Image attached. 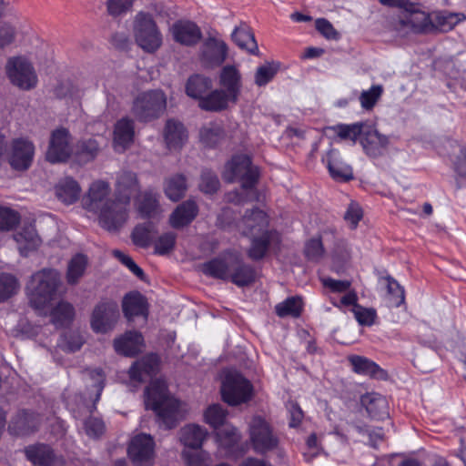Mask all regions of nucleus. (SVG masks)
I'll return each mask as SVG.
<instances>
[{"instance_id": "50", "label": "nucleus", "mask_w": 466, "mask_h": 466, "mask_svg": "<svg viewBox=\"0 0 466 466\" xmlns=\"http://www.w3.org/2000/svg\"><path fill=\"white\" fill-rule=\"evenodd\" d=\"M181 455L187 466H209L211 461L209 453L204 451L185 449Z\"/></svg>"}, {"instance_id": "32", "label": "nucleus", "mask_w": 466, "mask_h": 466, "mask_svg": "<svg viewBox=\"0 0 466 466\" xmlns=\"http://www.w3.org/2000/svg\"><path fill=\"white\" fill-rule=\"evenodd\" d=\"M158 358L156 355H148L136 361L129 369V376L132 380L143 381L147 377L152 376L157 370Z\"/></svg>"}, {"instance_id": "11", "label": "nucleus", "mask_w": 466, "mask_h": 466, "mask_svg": "<svg viewBox=\"0 0 466 466\" xmlns=\"http://www.w3.org/2000/svg\"><path fill=\"white\" fill-rule=\"evenodd\" d=\"M249 440L253 450L258 454H265L276 449L279 439L269 423L260 416H255L249 422Z\"/></svg>"}, {"instance_id": "2", "label": "nucleus", "mask_w": 466, "mask_h": 466, "mask_svg": "<svg viewBox=\"0 0 466 466\" xmlns=\"http://www.w3.org/2000/svg\"><path fill=\"white\" fill-rule=\"evenodd\" d=\"M145 395L146 408L156 412L160 425L166 429L175 427L187 413L186 405L169 396L166 381L163 380L151 381Z\"/></svg>"}, {"instance_id": "13", "label": "nucleus", "mask_w": 466, "mask_h": 466, "mask_svg": "<svg viewBox=\"0 0 466 466\" xmlns=\"http://www.w3.org/2000/svg\"><path fill=\"white\" fill-rule=\"evenodd\" d=\"M74 152L72 137L66 128L51 133L46 158L52 164L66 162Z\"/></svg>"}, {"instance_id": "35", "label": "nucleus", "mask_w": 466, "mask_h": 466, "mask_svg": "<svg viewBox=\"0 0 466 466\" xmlns=\"http://www.w3.org/2000/svg\"><path fill=\"white\" fill-rule=\"evenodd\" d=\"M232 39L238 47L248 51L252 55L258 52L257 41L250 27L245 23H241L232 32Z\"/></svg>"}, {"instance_id": "15", "label": "nucleus", "mask_w": 466, "mask_h": 466, "mask_svg": "<svg viewBox=\"0 0 466 466\" xmlns=\"http://www.w3.org/2000/svg\"><path fill=\"white\" fill-rule=\"evenodd\" d=\"M118 317L117 303L113 300H103L93 310L91 328L95 332L106 333L114 327Z\"/></svg>"}, {"instance_id": "36", "label": "nucleus", "mask_w": 466, "mask_h": 466, "mask_svg": "<svg viewBox=\"0 0 466 466\" xmlns=\"http://www.w3.org/2000/svg\"><path fill=\"white\" fill-rule=\"evenodd\" d=\"M212 82L210 78L195 75L188 78L186 85V93L188 96L200 100L206 96L208 91L211 90Z\"/></svg>"}, {"instance_id": "58", "label": "nucleus", "mask_w": 466, "mask_h": 466, "mask_svg": "<svg viewBox=\"0 0 466 466\" xmlns=\"http://www.w3.org/2000/svg\"><path fill=\"white\" fill-rule=\"evenodd\" d=\"M19 222V215L16 211L0 207V230H9Z\"/></svg>"}, {"instance_id": "44", "label": "nucleus", "mask_w": 466, "mask_h": 466, "mask_svg": "<svg viewBox=\"0 0 466 466\" xmlns=\"http://www.w3.org/2000/svg\"><path fill=\"white\" fill-rule=\"evenodd\" d=\"M74 316V307L70 303L60 302L51 312V321L57 327H63L71 322Z\"/></svg>"}, {"instance_id": "4", "label": "nucleus", "mask_w": 466, "mask_h": 466, "mask_svg": "<svg viewBox=\"0 0 466 466\" xmlns=\"http://www.w3.org/2000/svg\"><path fill=\"white\" fill-rule=\"evenodd\" d=\"M59 284L60 274L56 269L44 268L33 274L26 287L32 307L44 309L54 299Z\"/></svg>"}, {"instance_id": "21", "label": "nucleus", "mask_w": 466, "mask_h": 466, "mask_svg": "<svg viewBox=\"0 0 466 466\" xmlns=\"http://www.w3.org/2000/svg\"><path fill=\"white\" fill-rule=\"evenodd\" d=\"M144 339L137 331H128L114 340L115 350L124 356H135L142 350Z\"/></svg>"}, {"instance_id": "55", "label": "nucleus", "mask_w": 466, "mask_h": 466, "mask_svg": "<svg viewBox=\"0 0 466 466\" xmlns=\"http://www.w3.org/2000/svg\"><path fill=\"white\" fill-rule=\"evenodd\" d=\"M99 150V143L95 138H89L78 143L76 154L83 161L92 160Z\"/></svg>"}, {"instance_id": "54", "label": "nucleus", "mask_w": 466, "mask_h": 466, "mask_svg": "<svg viewBox=\"0 0 466 466\" xmlns=\"http://www.w3.org/2000/svg\"><path fill=\"white\" fill-rule=\"evenodd\" d=\"M279 64L266 63L258 67L255 74V83L258 86H262L270 82L279 70Z\"/></svg>"}, {"instance_id": "57", "label": "nucleus", "mask_w": 466, "mask_h": 466, "mask_svg": "<svg viewBox=\"0 0 466 466\" xmlns=\"http://www.w3.org/2000/svg\"><path fill=\"white\" fill-rule=\"evenodd\" d=\"M382 94L380 86H372L370 89L364 90L360 96V102L362 108L371 109L380 99Z\"/></svg>"}, {"instance_id": "41", "label": "nucleus", "mask_w": 466, "mask_h": 466, "mask_svg": "<svg viewBox=\"0 0 466 466\" xmlns=\"http://www.w3.org/2000/svg\"><path fill=\"white\" fill-rule=\"evenodd\" d=\"M227 416V410L220 404H212L204 411V421L214 430H218L219 427L225 425Z\"/></svg>"}, {"instance_id": "14", "label": "nucleus", "mask_w": 466, "mask_h": 466, "mask_svg": "<svg viewBox=\"0 0 466 466\" xmlns=\"http://www.w3.org/2000/svg\"><path fill=\"white\" fill-rule=\"evenodd\" d=\"M127 454L134 466H153L155 441L152 436L146 433L134 436L128 445Z\"/></svg>"}, {"instance_id": "59", "label": "nucleus", "mask_w": 466, "mask_h": 466, "mask_svg": "<svg viewBox=\"0 0 466 466\" xmlns=\"http://www.w3.org/2000/svg\"><path fill=\"white\" fill-rule=\"evenodd\" d=\"M176 243V235L168 232L161 235L155 243V251L157 254L165 255L170 252Z\"/></svg>"}, {"instance_id": "10", "label": "nucleus", "mask_w": 466, "mask_h": 466, "mask_svg": "<svg viewBox=\"0 0 466 466\" xmlns=\"http://www.w3.org/2000/svg\"><path fill=\"white\" fill-rule=\"evenodd\" d=\"M5 71L10 82L20 89L30 90L37 85L38 78L35 68L25 57L9 58Z\"/></svg>"}, {"instance_id": "53", "label": "nucleus", "mask_w": 466, "mask_h": 466, "mask_svg": "<svg viewBox=\"0 0 466 466\" xmlns=\"http://www.w3.org/2000/svg\"><path fill=\"white\" fill-rule=\"evenodd\" d=\"M54 92L56 97L64 99H76L82 95L79 87L71 80L60 82L56 86Z\"/></svg>"}, {"instance_id": "25", "label": "nucleus", "mask_w": 466, "mask_h": 466, "mask_svg": "<svg viewBox=\"0 0 466 466\" xmlns=\"http://www.w3.org/2000/svg\"><path fill=\"white\" fill-rule=\"evenodd\" d=\"M135 136L134 123L128 118L118 120L114 129V148L117 152L125 151L133 143Z\"/></svg>"}, {"instance_id": "9", "label": "nucleus", "mask_w": 466, "mask_h": 466, "mask_svg": "<svg viewBox=\"0 0 466 466\" xmlns=\"http://www.w3.org/2000/svg\"><path fill=\"white\" fill-rule=\"evenodd\" d=\"M167 107V96L159 89L139 94L134 100L132 111L141 121H148L160 116Z\"/></svg>"}, {"instance_id": "12", "label": "nucleus", "mask_w": 466, "mask_h": 466, "mask_svg": "<svg viewBox=\"0 0 466 466\" xmlns=\"http://www.w3.org/2000/svg\"><path fill=\"white\" fill-rule=\"evenodd\" d=\"M431 20L424 11L417 8L412 3L409 9H405L395 23V29L400 35L409 33H422L431 28Z\"/></svg>"}, {"instance_id": "47", "label": "nucleus", "mask_w": 466, "mask_h": 466, "mask_svg": "<svg viewBox=\"0 0 466 466\" xmlns=\"http://www.w3.org/2000/svg\"><path fill=\"white\" fill-rule=\"evenodd\" d=\"M19 289V282L11 274H0V303L14 296Z\"/></svg>"}, {"instance_id": "49", "label": "nucleus", "mask_w": 466, "mask_h": 466, "mask_svg": "<svg viewBox=\"0 0 466 466\" xmlns=\"http://www.w3.org/2000/svg\"><path fill=\"white\" fill-rule=\"evenodd\" d=\"M154 234V226L147 222L137 226L132 232V239L137 246L147 247L150 244Z\"/></svg>"}, {"instance_id": "45", "label": "nucleus", "mask_w": 466, "mask_h": 466, "mask_svg": "<svg viewBox=\"0 0 466 466\" xmlns=\"http://www.w3.org/2000/svg\"><path fill=\"white\" fill-rule=\"evenodd\" d=\"M240 433L238 429L230 424H225L223 429L217 432V439L219 446L230 450L240 441Z\"/></svg>"}, {"instance_id": "20", "label": "nucleus", "mask_w": 466, "mask_h": 466, "mask_svg": "<svg viewBox=\"0 0 466 466\" xmlns=\"http://www.w3.org/2000/svg\"><path fill=\"white\" fill-rule=\"evenodd\" d=\"M174 39L186 46L197 44L201 38L198 25L189 21H177L171 27Z\"/></svg>"}, {"instance_id": "56", "label": "nucleus", "mask_w": 466, "mask_h": 466, "mask_svg": "<svg viewBox=\"0 0 466 466\" xmlns=\"http://www.w3.org/2000/svg\"><path fill=\"white\" fill-rule=\"evenodd\" d=\"M351 311L358 323L361 326H371L377 319V312L372 308H365L361 305H355Z\"/></svg>"}, {"instance_id": "40", "label": "nucleus", "mask_w": 466, "mask_h": 466, "mask_svg": "<svg viewBox=\"0 0 466 466\" xmlns=\"http://www.w3.org/2000/svg\"><path fill=\"white\" fill-rule=\"evenodd\" d=\"M187 190L186 178L182 175H175L166 180L165 193L172 201L179 200Z\"/></svg>"}, {"instance_id": "46", "label": "nucleus", "mask_w": 466, "mask_h": 466, "mask_svg": "<svg viewBox=\"0 0 466 466\" xmlns=\"http://www.w3.org/2000/svg\"><path fill=\"white\" fill-rule=\"evenodd\" d=\"M302 310V301L299 297L288 298L286 300L276 306V313L278 316L283 317H299Z\"/></svg>"}, {"instance_id": "64", "label": "nucleus", "mask_w": 466, "mask_h": 466, "mask_svg": "<svg viewBox=\"0 0 466 466\" xmlns=\"http://www.w3.org/2000/svg\"><path fill=\"white\" fill-rule=\"evenodd\" d=\"M316 29L327 39H338L339 33L335 30L329 21L325 18H319L315 22Z\"/></svg>"}, {"instance_id": "60", "label": "nucleus", "mask_w": 466, "mask_h": 466, "mask_svg": "<svg viewBox=\"0 0 466 466\" xmlns=\"http://www.w3.org/2000/svg\"><path fill=\"white\" fill-rule=\"evenodd\" d=\"M84 430L88 437L96 439L105 432V424L100 419L90 417L85 420Z\"/></svg>"}, {"instance_id": "28", "label": "nucleus", "mask_w": 466, "mask_h": 466, "mask_svg": "<svg viewBox=\"0 0 466 466\" xmlns=\"http://www.w3.org/2000/svg\"><path fill=\"white\" fill-rule=\"evenodd\" d=\"M235 103L237 101L224 90L215 89L208 91L206 96L198 103V106L205 111L218 112L227 109L229 104Z\"/></svg>"}, {"instance_id": "22", "label": "nucleus", "mask_w": 466, "mask_h": 466, "mask_svg": "<svg viewBox=\"0 0 466 466\" xmlns=\"http://www.w3.org/2000/svg\"><path fill=\"white\" fill-rule=\"evenodd\" d=\"M208 431L198 424H187L179 431V441L187 450H199L208 437Z\"/></svg>"}, {"instance_id": "43", "label": "nucleus", "mask_w": 466, "mask_h": 466, "mask_svg": "<svg viewBox=\"0 0 466 466\" xmlns=\"http://www.w3.org/2000/svg\"><path fill=\"white\" fill-rule=\"evenodd\" d=\"M158 201L156 194L146 191L137 200V211L142 218L154 217L157 213Z\"/></svg>"}, {"instance_id": "6", "label": "nucleus", "mask_w": 466, "mask_h": 466, "mask_svg": "<svg viewBox=\"0 0 466 466\" xmlns=\"http://www.w3.org/2000/svg\"><path fill=\"white\" fill-rule=\"evenodd\" d=\"M133 36L136 44L147 53H155L163 43V35L150 14L139 12L133 21Z\"/></svg>"}, {"instance_id": "62", "label": "nucleus", "mask_w": 466, "mask_h": 466, "mask_svg": "<svg viewBox=\"0 0 466 466\" xmlns=\"http://www.w3.org/2000/svg\"><path fill=\"white\" fill-rule=\"evenodd\" d=\"M218 186L219 181L215 174L209 171L203 172L199 185L201 191L207 194H212L218 190Z\"/></svg>"}, {"instance_id": "34", "label": "nucleus", "mask_w": 466, "mask_h": 466, "mask_svg": "<svg viewBox=\"0 0 466 466\" xmlns=\"http://www.w3.org/2000/svg\"><path fill=\"white\" fill-rule=\"evenodd\" d=\"M123 311L127 319L131 320L134 317L147 318V305L146 299L139 293H130L123 299Z\"/></svg>"}, {"instance_id": "24", "label": "nucleus", "mask_w": 466, "mask_h": 466, "mask_svg": "<svg viewBox=\"0 0 466 466\" xmlns=\"http://www.w3.org/2000/svg\"><path fill=\"white\" fill-rule=\"evenodd\" d=\"M164 139L169 150H179L187 140V132L182 123L170 119L166 123Z\"/></svg>"}, {"instance_id": "5", "label": "nucleus", "mask_w": 466, "mask_h": 466, "mask_svg": "<svg viewBox=\"0 0 466 466\" xmlns=\"http://www.w3.org/2000/svg\"><path fill=\"white\" fill-rule=\"evenodd\" d=\"M223 177L228 182L238 181L242 189L247 193V199L251 200L257 198L254 187L258 177V171L256 167L251 165L248 156L238 155L233 157L225 166Z\"/></svg>"}, {"instance_id": "16", "label": "nucleus", "mask_w": 466, "mask_h": 466, "mask_svg": "<svg viewBox=\"0 0 466 466\" xmlns=\"http://www.w3.org/2000/svg\"><path fill=\"white\" fill-rule=\"evenodd\" d=\"M34 156V144L27 139L17 138L12 142L8 162L14 169L23 171L30 167Z\"/></svg>"}, {"instance_id": "51", "label": "nucleus", "mask_w": 466, "mask_h": 466, "mask_svg": "<svg viewBox=\"0 0 466 466\" xmlns=\"http://www.w3.org/2000/svg\"><path fill=\"white\" fill-rule=\"evenodd\" d=\"M465 18L461 13L439 12L435 15L436 24L443 31L451 30Z\"/></svg>"}, {"instance_id": "1", "label": "nucleus", "mask_w": 466, "mask_h": 466, "mask_svg": "<svg viewBox=\"0 0 466 466\" xmlns=\"http://www.w3.org/2000/svg\"><path fill=\"white\" fill-rule=\"evenodd\" d=\"M111 187L108 182L96 180L89 186L82 199L85 209L97 215L98 224L109 232H116L127 221L125 218H118L116 213V198H110Z\"/></svg>"}, {"instance_id": "30", "label": "nucleus", "mask_w": 466, "mask_h": 466, "mask_svg": "<svg viewBox=\"0 0 466 466\" xmlns=\"http://www.w3.org/2000/svg\"><path fill=\"white\" fill-rule=\"evenodd\" d=\"M227 51V45L224 41L209 38L204 44L202 58L210 66H218L226 59Z\"/></svg>"}, {"instance_id": "37", "label": "nucleus", "mask_w": 466, "mask_h": 466, "mask_svg": "<svg viewBox=\"0 0 466 466\" xmlns=\"http://www.w3.org/2000/svg\"><path fill=\"white\" fill-rule=\"evenodd\" d=\"M38 421V417L34 413L22 411L18 413L15 420L10 423L8 430L12 434H26L36 429Z\"/></svg>"}, {"instance_id": "17", "label": "nucleus", "mask_w": 466, "mask_h": 466, "mask_svg": "<svg viewBox=\"0 0 466 466\" xmlns=\"http://www.w3.org/2000/svg\"><path fill=\"white\" fill-rule=\"evenodd\" d=\"M268 226V215L258 208L247 211L237 224L238 231L245 236H255L267 231Z\"/></svg>"}, {"instance_id": "63", "label": "nucleus", "mask_w": 466, "mask_h": 466, "mask_svg": "<svg viewBox=\"0 0 466 466\" xmlns=\"http://www.w3.org/2000/svg\"><path fill=\"white\" fill-rule=\"evenodd\" d=\"M305 254L312 260L320 258L324 254V248L320 238H312L309 240L305 247Z\"/></svg>"}, {"instance_id": "38", "label": "nucleus", "mask_w": 466, "mask_h": 466, "mask_svg": "<svg viewBox=\"0 0 466 466\" xmlns=\"http://www.w3.org/2000/svg\"><path fill=\"white\" fill-rule=\"evenodd\" d=\"M28 461L40 466H48L53 461V452L47 445H32L25 450Z\"/></svg>"}, {"instance_id": "19", "label": "nucleus", "mask_w": 466, "mask_h": 466, "mask_svg": "<svg viewBox=\"0 0 466 466\" xmlns=\"http://www.w3.org/2000/svg\"><path fill=\"white\" fill-rule=\"evenodd\" d=\"M331 177L339 181H348L353 177L352 168L344 163L336 149H329L322 157Z\"/></svg>"}, {"instance_id": "33", "label": "nucleus", "mask_w": 466, "mask_h": 466, "mask_svg": "<svg viewBox=\"0 0 466 466\" xmlns=\"http://www.w3.org/2000/svg\"><path fill=\"white\" fill-rule=\"evenodd\" d=\"M14 238L18 245L20 253L24 256H26L29 251L37 248L41 243V239L33 225L23 227L14 236Z\"/></svg>"}, {"instance_id": "39", "label": "nucleus", "mask_w": 466, "mask_h": 466, "mask_svg": "<svg viewBox=\"0 0 466 466\" xmlns=\"http://www.w3.org/2000/svg\"><path fill=\"white\" fill-rule=\"evenodd\" d=\"M87 266V258L85 255L77 254L68 262L66 270V281L70 285L76 284L83 277Z\"/></svg>"}, {"instance_id": "29", "label": "nucleus", "mask_w": 466, "mask_h": 466, "mask_svg": "<svg viewBox=\"0 0 466 466\" xmlns=\"http://www.w3.org/2000/svg\"><path fill=\"white\" fill-rule=\"evenodd\" d=\"M198 208L195 201L189 199L180 204L170 215L172 228H179L188 225L198 215Z\"/></svg>"}, {"instance_id": "26", "label": "nucleus", "mask_w": 466, "mask_h": 466, "mask_svg": "<svg viewBox=\"0 0 466 466\" xmlns=\"http://www.w3.org/2000/svg\"><path fill=\"white\" fill-rule=\"evenodd\" d=\"M349 361L355 373L378 380H386L387 372L374 361L359 355L349 357Z\"/></svg>"}, {"instance_id": "18", "label": "nucleus", "mask_w": 466, "mask_h": 466, "mask_svg": "<svg viewBox=\"0 0 466 466\" xmlns=\"http://www.w3.org/2000/svg\"><path fill=\"white\" fill-rule=\"evenodd\" d=\"M360 141L367 155L370 157L381 155L389 145V138L386 136L367 124L364 125Z\"/></svg>"}, {"instance_id": "52", "label": "nucleus", "mask_w": 466, "mask_h": 466, "mask_svg": "<svg viewBox=\"0 0 466 466\" xmlns=\"http://www.w3.org/2000/svg\"><path fill=\"white\" fill-rule=\"evenodd\" d=\"M83 337L77 331H68L61 336L58 346L65 351L75 352L82 347Z\"/></svg>"}, {"instance_id": "42", "label": "nucleus", "mask_w": 466, "mask_h": 466, "mask_svg": "<svg viewBox=\"0 0 466 466\" xmlns=\"http://www.w3.org/2000/svg\"><path fill=\"white\" fill-rule=\"evenodd\" d=\"M223 136L222 127L218 123H208L203 126L199 132L200 141L207 147L217 145Z\"/></svg>"}, {"instance_id": "61", "label": "nucleus", "mask_w": 466, "mask_h": 466, "mask_svg": "<svg viewBox=\"0 0 466 466\" xmlns=\"http://www.w3.org/2000/svg\"><path fill=\"white\" fill-rule=\"evenodd\" d=\"M135 0H107V12L112 16H118L127 13L133 5Z\"/></svg>"}, {"instance_id": "3", "label": "nucleus", "mask_w": 466, "mask_h": 466, "mask_svg": "<svg viewBox=\"0 0 466 466\" xmlns=\"http://www.w3.org/2000/svg\"><path fill=\"white\" fill-rule=\"evenodd\" d=\"M203 272L218 279L230 280L238 287L249 285L255 280L254 269L232 254L205 263Z\"/></svg>"}, {"instance_id": "27", "label": "nucleus", "mask_w": 466, "mask_h": 466, "mask_svg": "<svg viewBox=\"0 0 466 466\" xmlns=\"http://www.w3.org/2000/svg\"><path fill=\"white\" fill-rule=\"evenodd\" d=\"M249 237L252 238V241L248 255L252 259L262 258L269 246L279 242V235L276 231L267 230Z\"/></svg>"}, {"instance_id": "31", "label": "nucleus", "mask_w": 466, "mask_h": 466, "mask_svg": "<svg viewBox=\"0 0 466 466\" xmlns=\"http://www.w3.org/2000/svg\"><path fill=\"white\" fill-rule=\"evenodd\" d=\"M56 198L65 204H73L80 197L81 187L76 180L70 177L61 178L55 187Z\"/></svg>"}, {"instance_id": "7", "label": "nucleus", "mask_w": 466, "mask_h": 466, "mask_svg": "<svg viewBox=\"0 0 466 466\" xmlns=\"http://www.w3.org/2000/svg\"><path fill=\"white\" fill-rule=\"evenodd\" d=\"M222 400L230 406L248 402L253 394V386L248 380L235 370H227L221 381Z\"/></svg>"}, {"instance_id": "23", "label": "nucleus", "mask_w": 466, "mask_h": 466, "mask_svg": "<svg viewBox=\"0 0 466 466\" xmlns=\"http://www.w3.org/2000/svg\"><path fill=\"white\" fill-rule=\"evenodd\" d=\"M219 86L238 101L241 90V75L236 66H226L219 74Z\"/></svg>"}, {"instance_id": "8", "label": "nucleus", "mask_w": 466, "mask_h": 466, "mask_svg": "<svg viewBox=\"0 0 466 466\" xmlns=\"http://www.w3.org/2000/svg\"><path fill=\"white\" fill-rule=\"evenodd\" d=\"M139 191L140 185L136 173L127 170L117 173L114 196L117 202L116 213L118 218H125L127 222L131 210V198Z\"/></svg>"}, {"instance_id": "48", "label": "nucleus", "mask_w": 466, "mask_h": 466, "mask_svg": "<svg viewBox=\"0 0 466 466\" xmlns=\"http://www.w3.org/2000/svg\"><path fill=\"white\" fill-rule=\"evenodd\" d=\"M364 125V123L341 124L331 127V129L339 138L350 139L355 142L358 138H360Z\"/></svg>"}]
</instances>
